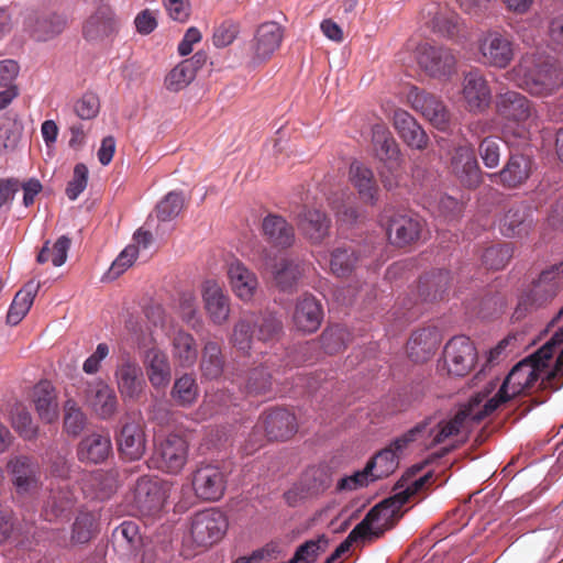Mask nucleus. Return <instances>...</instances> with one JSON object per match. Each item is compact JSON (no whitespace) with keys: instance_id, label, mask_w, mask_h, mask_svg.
<instances>
[{"instance_id":"nucleus-23","label":"nucleus","mask_w":563,"mask_h":563,"mask_svg":"<svg viewBox=\"0 0 563 563\" xmlns=\"http://www.w3.org/2000/svg\"><path fill=\"white\" fill-rule=\"evenodd\" d=\"M532 209L525 202L510 206L499 219L500 233L509 239L527 236L533 229Z\"/></svg>"},{"instance_id":"nucleus-38","label":"nucleus","mask_w":563,"mask_h":563,"mask_svg":"<svg viewBox=\"0 0 563 563\" xmlns=\"http://www.w3.org/2000/svg\"><path fill=\"white\" fill-rule=\"evenodd\" d=\"M350 179L364 202L374 205L378 200V186L372 169L360 162H353Z\"/></svg>"},{"instance_id":"nucleus-53","label":"nucleus","mask_w":563,"mask_h":563,"mask_svg":"<svg viewBox=\"0 0 563 563\" xmlns=\"http://www.w3.org/2000/svg\"><path fill=\"white\" fill-rule=\"evenodd\" d=\"M49 244V241H45L43 247L36 256V262L38 264H44L51 261L54 266H62L67 260V253L71 244L70 239L66 235H62L57 239L52 247Z\"/></svg>"},{"instance_id":"nucleus-33","label":"nucleus","mask_w":563,"mask_h":563,"mask_svg":"<svg viewBox=\"0 0 563 563\" xmlns=\"http://www.w3.org/2000/svg\"><path fill=\"white\" fill-rule=\"evenodd\" d=\"M118 446L123 459L140 460L146 450V439L142 426L137 422H126L118 437Z\"/></svg>"},{"instance_id":"nucleus-51","label":"nucleus","mask_w":563,"mask_h":563,"mask_svg":"<svg viewBox=\"0 0 563 563\" xmlns=\"http://www.w3.org/2000/svg\"><path fill=\"white\" fill-rule=\"evenodd\" d=\"M319 340L324 353L333 355L346 347L351 334L345 327L335 324L325 328Z\"/></svg>"},{"instance_id":"nucleus-27","label":"nucleus","mask_w":563,"mask_h":563,"mask_svg":"<svg viewBox=\"0 0 563 563\" xmlns=\"http://www.w3.org/2000/svg\"><path fill=\"white\" fill-rule=\"evenodd\" d=\"M462 93L468 110L472 112H483L490 103V88L478 69L465 74Z\"/></svg>"},{"instance_id":"nucleus-43","label":"nucleus","mask_w":563,"mask_h":563,"mask_svg":"<svg viewBox=\"0 0 563 563\" xmlns=\"http://www.w3.org/2000/svg\"><path fill=\"white\" fill-rule=\"evenodd\" d=\"M252 319L255 338L264 343L274 342L283 333V323L276 314L272 312L249 313Z\"/></svg>"},{"instance_id":"nucleus-49","label":"nucleus","mask_w":563,"mask_h":563,"mask_svg":"<svg viewBox=\"0 0 563 563\" xmlns=\"http://www.w3.org/2000/svg\"><path fill=\"white\" fill-rule=\"evenodd\" d=\"M361 262L360 255L352 247H336L331 253L330 269L338 277H347Z\"/></svg>"},{"instance_id":"nucleus-34","label":"nucleus","mask_w":563,"mask_h":563,"mask_svg":"<svg viewBox=\"0 0 563 563\" xmlns=\"http://www.w3.org/2000/svg\"><path fill=\"white\" fill-rule=\"evenodd\" d=\"M440 336L437 329L422 328L410 335L407 343L408 356L416 363L428 361L437 351Z\"/></svg>"},{"instance_id":"nucleus-17","label":"nucleus","mask_w":563,"mask_h":563,"mask_svg":"<svg viewBox=\"0 0 563 563\" xmlns=\"http://www.w3.org/2000/svg\"><path fill=\"white\" fill-rule=\"evenodd\" d=\"M227 487V473L218 465L205 464L192 474V488L198 498L207 501L219 500Z\"/></svg>"},{"instance_id":"nucleus-39","label":"nucleus","mask_w":563,"mask_h":563,"mask_svg":"<svg viewBox=\"0 0 563 563\" xmlns=\"http://www.w3.org/2000/svg\"><path fill=\"white\" fill-rule=\"evenodd\" d=\"M406 448H397L395 440L385 449L379 451L367 464L371 472V481L388 477L399 464V454Z\"/></svg>"},{"instance_id":"nucleus-35","label":"nucleus","mask_w":563,"mask_h":563,"mask_svg":"<svg viewBox=\"0 0 563 563\" xmlns=\"http://www.w3.org/2000/svg\"><path fill=\"white\" fill-rule=\"evenodd\" d=\"M262 229L267 242L276 247L287 249L295 242V230L282 216H266L263 219Z\"/></svg>"},{"instance_id":"nucleus-59","label":"nucleus","mask_w":563,"mask_h":563,"mask_svg":"<svg viewBox=\"0 0 563 563\" xmlns=\"http://www.w3.org/2000/svg\"><path fill=\"white\" fill-rule=\"evenodd\" d=\"M328 547L329 541L325 536L309 540L297 549L289 563H313L321 553L327 551Z\"/></svg>"},{"instance_id":"nucleus-8","label":"nucleus","mask_w":563,"mask_h":563,"mask_svg":"<svg viewBox=\"0 0 563 563\" xmlns=\"http://www.w3.org/2000/svg\"><path fill=\"white\" fill-rule=\"evenodd\" d=\"M5 467L19 497H31L38 493L42 487V470L34 456L13 455L8 460Z\"/></svg>"},{"instance_id":"nucleus-11","label":"nucleus","mask_w":563,"mask_h":563,"mask_svg":"<svg viewBox=\"0 0 563 563\" xmlns=\"http://www.w3.org/2000/svg\"><path fill=\"white\" fill-rule=\"evenodd\" d=\"M187 441L177 434H169L155 444L151 456L153 467L169 474H178L187 463Z\"/></svg>"},{"instance_id":"nucleus-20","label":"nucleus","mask_w":563,"mask_h":563,"mask_svg":"<svg viewBox=\"0 0 563 563\" xmlns=\"http://www.w3.org/2000/svg\"><path fill=\"white\" fill-rule=\"evenodd\" d=\"M118 21L112 8L101 4L82 24V36L86 41L100 44L118 33Z\"/></svg>"},{"instance_id":"nucleus-63","label":"nucleus","mask_w":563,"mask_h":563,"mask_svg":"<svg viewBox=\"0 0 563 563\" xmlns=\"http://www.w3.org/2000/svg\"><path fill=\"white\" fill-rule=\"evenodd\" d=\"M100 111V100L95 92H86L74 103V112L81 120H92Z\"/></svg>"},{"instance_id":"nucleus-10","label":"nucleus","mask_w":563,"mask_h":563,"mask_svg":"<svg viewBox=\"0 0 563 563\" xmlns=\"http://www.w3.org/2000/svg\"><path fill=\"white\" fill-rule=\"evenodd\" d=\"M63 13L48 9L32 10L23 20V30L35 42H48L59 36L67 27Z\"/></svg>"},{"instance_id":"nucleus-18","label":"nucleus","mask_w":563,"mask_h":563,"mask_svg":"<svg viewBox=\"0 0 563 563\" xmlns=\"http://www.w3.org/2000/svg\"><path fill=\"white\" fill-rule=\"evenodd\" d=\"M297 430L296 416L284 408H274L263 412L255 424V431H263L271 441L288 440Z\"/></svg>"},{"instance_id":"nucleus-24","label":"nucleus","mask_w":563,"mask_h":563,"mask_svg":"<svg viewBox=\"0 0 563 563\" xmlns=\"http://www.w3.org/2000/svg\"><path fill=\"white\" fill-rule=\"evenodd\" d=\"M143 367L152 387L156 390L165 389L172 380V365L165 351L157 346L144 351Z\"/></svg>"},{"instance_id":"nucleus-40","label":"nucleus","mask_w":563,"mask_h":563,"mask_svg":"<svg viewBox=\"0 0 563 563\" xmlns=\"http://www.w3.org/2000/svg\"><path fill=\"white\" fill-rule=\"evenodd\" d=\"M238 384L246 396H266L272 393L273 377L265 366L260 365L249 369Z\"/></svg>"},{"instance_id":"nucleus-12","label":"nucleus","mask_w":563,"mask_h":563,"mask_svg":"<svg viewBox=\"0 0 563 563\" xmlns=\"http://www.w3.org/2000/svg\"><path fill=\"white\" fill-rule=\"evenodd\" d=\"M227 529L225 516L219 510L207 509L192 517L190 536L198 547H210L222 539Z\"/></svg>"},{"instance_id":"nucleus-41","label":"nucleus","mask_w":563,"mask_h":563,"mask_svg":"<svg viewBox=\"0 0 563 563\" xmlns=\"http://www.w3.org/2000/svg\"><path fill=\"white\" fill-rule=\"evenodd\" d=\"M373 145L376 156L389 164L390 169L399 165V148L390 131L384 125L373 128Z\"/></svg>"},{"instance_id":"nucleus-42","label":"nucleus","mask_w":563,"mask_h":563,"mask_svg":"<svg viewBox=\"0 0 563 563\" xmlns=\"http://www.w3.org/2000/svg\"><path fill=\"white\" fill-rule=\"evenodd\" d=\"M225 360L221 345L212 340L203 343L201 351L200 371L202 377L217 379L223 374Z\"/></svg>"},{"instance_id":"nucleus-48","label":"nucleus","mask_w":563,"mask_h":563,"mask_svg":"<svg viewBox=\"0 0 563 563\" xmlns=\"http://www.w3.org/2000/svg\"><path fill=\"white\" fill-rule=\"evenodd\" d=\"M303 273V263L290 258H283L274 271V279L283 291H291Z\"/></svg>"},{"instance_id":"nucleus-9","label":"nucleus","mask_w":563,"mask_h":563,"mask_svg":"<svg viewBox=\"0 0 563 563\" xmlns=\"http://www.w3.org/2000/svg\"><path fill=\"white\" fill-rule=\"evenodd\" d=\"M168 496V487L162 479L141 476L132 490L131 507L142 516H152L161 511Z\"/></svg>"},{"instance_id":"nucleus-26","label":"nucleus","mask_w":563,"mask_h":563,"mask_svg":"<svg viewBox=\"0 0 563 563\" xmlns=\"http://www.w3.org/2000/svg\"><path fill=\"white\" fill-rule=\"evenodd\" d=\"M86 401L92 411L103 420L112 418L119 407L114 389L101 379L95 380L88 385L86 389Z\"/></svg>"},{"instance_id":"nucleus-45","label":"nucleus","mask_w":563,"mask_h":563,"mask_svg":"<svg viewBox=\"0 0 563 563\" xmlns=\"http://www.w3.org/2000/svg\"><path fill=\"white\" fill-rule=\"evenodd\" d=\"M173 356L183 367L192 366L198 358V346L192 334L177 331L172 339Z\"/></svg>"},{"instance_id":"nucleus-28","label":"nucleus","mask_w":563,"mask_h":563,"mask_svg":"<svg viewBox=\"0 0 563 563\" xmlns=\"http://www.w3.org/2000/svg\"><path fill=\"white\" fill-rule=\"evenodd\" d=\"M202 299L209 320L216 325L224 324L230 317V298L214 280H207L202 288Z\"/></svg>"},{"instance_id":"nucleus-5","label":"nucleus","mask_w":563,"mask_h":563,"mask_svg":"<svg viewBox=\"0 0 563 563\" xmlns=\"http://www.w3.org/2000/svg\"><path fill=\"white\" fill-rule=\"evenodd\" d=\"M407 501L408 495L406 493H397L382 500L354 527V534H360L362 540L380 538L402 518L404 511L401 508Z\"/></svg>"},{"instance_id":"nucleus-46","label":"nucleus","mask_w":563,"mask_h":563,"mask_svg":"<svg viewBox=\"0 0 563 563\" xmlns=\"http://www.w3.org/2000/svg\"><path fill=\"white\" fill-rule=\"evenodd\" d=\"M113 544L124 554L133 553L142 543L139 525L132 520H125L112 532Z\"/></svg>"},{"instance_id":"nucleus-16","label":"nucleus","mask_w":563,"mask_h":563,"mask_svg":"<svg viewBox=\"0 0 563 563\" xmlns=\"http://www.w3.org/2000/svg\"><path fill=\"white\" fill-rule=\"evenodd\" d=\"M476 349L470 338L457 335L452 338L444 346L443 361L448 373L455 376H465L476 362Z\"/></svg>"},{"instance_id":"nucleus-61","label":"nucleus","mask_w":563,"mask_h":563,"mask_svg":"<svg viewBox=\"0 0 563 563\" xmlns=\"http://www.w3.org/2000/svg\"><path fill=\"white\" fill-rule=\"evenodd\" d=\"M478 154L487 168L498 166L501 156V143L498 137L487 136L478 145Z\"/></svg>"},{"instance_id":"nucleus-57","label":"nucleus","mask_w":563,"mask_h":563,"mask_svg":"<svg viewBox=\"0 0 563 563\" xmlns=\"http://www.w3.org/2000/svg\"><path fill=\"white\" fill-rule=\"evenodd\" d=\"M514 254L510 243L495 244L485 249L482 254V263L487 269H503Z\"/></svg>"},{"instance_id":"nucleus-50","label":"nucleus","mask_w":563,"mask_h":563,"mask_svg":"<svg viewBox=\"0 0 563 563\" xmlns=\"http://www.w3.org/2000/svg\"><path fill=\"white\" fill-rule=\"evenodd\" d=\"M450 272L439 269L420 278L419 290L422 295L427 292V296L432 300L442 299L450 286Z\"/></svg>"},{"instance_id":"nucleus-32","label":"nucleus","mask_w":563,"mask_h":563,"mask_svg":"<svg viewBox=\"0 0 563 563\" xmlns=\"http://www.w3.org/2000/svg\"><path fill=\"white\" fill-rule=\"evenodd\" d=\"M322 318L321 305L314 297L305 295L297 301L292 313V321L298 331L303 333L316 332L321 324Z\"/></svg>"},{"instance_id":"nucleus-1","label":"nucleus","mask_w":563,"mask_h":563,"mask_svg":"<svg viewBox=\"0 0 563 563\" xmlns=\"http://www.w3.org/2000/svg\"><path fill=\"white\" fill-rule=\"evenodd\" d=\"M496 386L497 382L492 380L470 398L478 402L474 409L482 421L515 397L531 394L536 387L542 391L559 390L563 386V327L536 353L516 364L498 391L487 399Z\"/></svg>"},{"instance_id":"nucleus-55","label":"nucleus","mask_w":563,"mask_h":563,"mask_svg":"<svg viewBox=\"0 0 563 563\" xmlns=\"http://www.w3.org/2000/svg\"><path fill=\"white\" fill-rule=\"evenodd\" d=\"M98 531V520L93 512L80 511L73 525L71 541L75 543L89 542Z\"/></svg>"},{"instance_id":"nucleus-36","label":"nucleus","mask_w":563,"mask_h":563,"mask_svg":"<svg viewBox=\"0 0 563 563\" xmlns=\"http://www.w3.org/2000/svg\"><path fill=\"white\" fill-rule=\"evenodd\" d=\"M112 450L109 435L92 433L78 444L77 456L80 462L98 464L108 459Z\"/></svg>"},{"instance_id":"nucleus-44","label":"nucleus","mask_w":563,"mask_h":563,"mask_svg":"<svg viewBox=\"0 0 563 563\" xmlns=\"http://www.w3.org/2000/svg\"><path fill=\"white\" fill-rule=\"evenodd\" d=\"M38 288V283L30 280L15 294L7 314V322L9 324L16 325L22 321L32 307Z\"/></svg>"},{"instance_id":"nucleus-37","label":"nucleus","mask_w":563,"mask_h":563,"mask_svg":"<svg viewBox=\"0 0 563 563\" xmlns=\"http://www.w3.org/2000/svg\"><path fill=\"white\" fill-rule=\"evenodd\" d=\"M33 402L41 420L51 423L58 418L57 394L53 385L42 380L33 390Z\"/></svg>"},{"instance_id":"nucleus-56","label":"nucleus","mask_w":563,"mask_h":563,"mask_svg":"<svg viewBox=\"0 0 563 563\" xmlns=\"http://www.w3.org/2000/svg\"><path fill=\"white\" fill-rule=\"evenodd\" d=\"M434 31L448 38H457L464 30V23L460 15L453 11L438 12L432 19Z\"/></svg>"},{"instance_id":"nucleus-64","label":"nucleus","mask_w":563,"mask_h":563,"mask_svg":"<svg viewBox=\"0 0 563 563\" xmlns=\"http://www.w3.org/2000/svg\"><path fill=\"white\" fill-rule=\"evenodd\" d=\"M12 427L24 440H34L37 437V427L33 424L30 412L24 408H16L13 412Z\"/></svg>"},{"instance_id":"nucleus-14","label":"nucleus","mask_w":563,"mask_h":563,"mask_svg":"<svg viewBox=\"0 0 563 563\" xmlns=\"http://www.w3.org/2000/svg\"><path fill=\"white\" fill-rule=\"evenodd\" d=\"M284 38V29L277 22L260 24L250 43V64L257 66L266 63L279 49Z\"/></svg>"},{"instance_id":"nucleus-19","label":"nucleus","mask_w":563,"mask_h":563,"mask_svg":"<svg viewBox=\"0 0 563 563\" xmlns=\"http://www.w3.org/2000/svg\"><path fill=\"white\" fill-rule=\"evenodd\" d=\"M114 378L123 401H137L144 394L146 383L142 368L132 357L122 358L114 371Z\"/></svg>"},{"instance_id":"nucleus-47","label":"nucleus","mask_w":563,"mask_h":563,"mask_svg":"<svg viewBox=\"0 0 563 563\" xmlns=\"http://www.w3.org/2000/svg\"><path fill=\"white\" fill-rule=\"evenodd\" d=\"M300 487L307 494L318 495L331 486L332 478L327 465L308 467L300 477Z\"/></svg>"},{"instance_id":"nucleus-25","label":"nucleus","mask_w":563,"mask_h":563,"mask_svg":"<svg viewBox=\"0 0 563 563\" xmlns=\"http://www.w3.org/2000/svg\"><path fill=\"white\" fill-rule=\"evenodd\" d=\"M451 169L460 183L467 188H475L481 184V169L474 148L470 145H461L454 150Z\"/></svg>"},{"instance_id":"nucleus-58","label":"nucleus","mask_w":563,"mask_h":563,"mask_svg":"<svg viewBox=\"0 0 563 563\" xmlns=\"http://www.w3.org/2000/svg\"><path fill=\"white\" fill-rule=\"evenodd\" d=\"M196 77L189 62H180L165 78V87L169 91L178 92L186 88Z\"/></svg>"},{"instance_id":"nucleus-60","label":"nucleus","mask_w":563,"mask_h":563,"mask_svg":"<svg viewBox=\"0 0 563 563\" xmlns=\"http://www.w3.org/2000/svg\"><path fill=\"white\" fill-rule=\"evenodd\" d=\"M184 208L181 192H168L156 206V217L161 221H170L176 218Z\"/></svg>"},{"instance_id":"nucleus-22","label":"nucleus","mask_w":563,"mask_h":563,"mask_svg":"<svg viewBox=\"0 0 563 563\" xmlns=\"http://www.w3.org/2000/svg\"><path fill=\"white\" fill-rule=\"evenodd\" d=\"M532 159L528 155L512 154L505 166L497 173L489 175L494 184L514 189L523 185L530 177Z\"/></svg>"},{"instance_id":"nucleus-21","label":"nucleus","mask_w":563,"mask_h":563,"mask_svg":"<svg viewBox=\"0 0 563 563\" xmlns=\"http://www.w3.org/2000/svg\"><path fill=\"white\" fill-rule=\"evenodd\" d=\"M423 228L424 222L419 216L395 212L387 222V236L391 244L406 246L420 239Z\"/></svg>"},{"instance_id":"nucleus-3","label":"nucleus","mask_w":563,"mask_h":563,"mask_svg":"<svg viewBox=\"0 0 563 563\" xmlns=\"http://www.w3.org/2000/svg\"><path fill=\"white\" fill-rule=\"evenodd\" d=\"M507 75L519 88L534 96H549L563 87V69L537 54L522 55Z\"/></svg>"},{"instance_id":"nucleus-54","label":"nucleus","mask_w":563,"mask_h":563,"mask_svg":"<svg viewBox=\"0 0 563 563\" xmlns=\"http://www.w3.org/2000/svg\"><path fill=\"white\" fill-rule=\"evenodd\" d=\"M170 394L177 405L191 406L198 397V385L195 377L190 374H184L177 378Z\"/></svg>"},{"instance_id":"nucleus-62","label":"nucleus","mask_w":563,"mask_h":563,"mask_svg":"<svg viewBox=\"0 0 563 563\" xmlns=\"http://www.w3.org/2000/svg\"><path fill=\"white\" fill-rule=\"evenodd\" d=\"M240 33L239 23L233 20H224L214 27L212 43L218 48L231 45Z\"/></svg>"},{"instance_id":"nucleus-15","label":"nucleus","mask_w":563,"mask_h":563,"mask_svg":"<svg viewBox=\"0 0 563 563\" xmlns=\"http://www.w3.org/2000/svg\"><path fill=\"white\" fill-rule=\"evenodd\" d=\"M411 108L421 113L434 128L445 131L450 125V111L437 96L412 87L407 95Z\"/></svg>"},{"instance_id":"nucleus-2","label":"nucleus","mask_w":563,"mask_h":563,"mask_svg":"<svg viewBox=\"0 0 563 563\" xmlns=\"http://www.w3.org/2000/svg\"><path fill=\"white\" fill-rule=\"evenodd\" d=\"M476 399L460 407L451 419H439L435 415L426 417L407 432L395 439L397 448H406L410 443H419L422 448L432 449L452 437L467 432L474 424L482 421L479 413L474 409Z\"/></svg>"},{"instance_id":"nucleus-4","label":"nucleus","mask_w":563,"mask_h":563,"mask_svg":"<svg viewBox=\"0 0 563 563\" xmlns=\"http://www.w3.org/2000/svg\"><path fill=\"white\" fill-rule=\"evenodd\" d=\"M495 112L503 123L505 135L520 139L528 136L530 120L536 110L526 96L515 90L498 92L495 97Z\"/></svg>"},{"instance_id":"nucleus-29","label":"nucleus","mask_w":563,"mask_h":563,"mask_svg":"<svg viewBox=\"0 0 563 563\" xmlns=\"http://www.w3.org/2000/svg\"><path fill=\"white\" fill-rule=\"evenodd\" d=\"M296 220L300 232L313 244L322 243L329 235L331 220L320 209L305 207Z\"/></svg>"},{"instance_id":"nucleus-6","label":"nucleus","mask_w":563,"mask_h":563,"mask_svg":"<svg viewBox=\"0 0 563 563\" xmlns=\"http://www.w3.org/2000/svg\"><path fill=\"white\" fill-rule=\"evenodd\" d=\"M479 62L505 69L516 56L514 36L505 30H488L478 38Z\"/></svg>"},{"instance_id":"nucleus-31","label":"nucleus","mask_w":563,"mask_h":563,"mask_svg":"<svg viewBox=\"0 0 563 563\" xmlns=\"http://www.w3.org/2000/svg\"><path fill=\"white\" fill-rule=\"evenodd\" d=\"M227 274L233 294L244 302L251 301L258 288L255 273L239 260H234L228 264Z\"/></svg>"},{"instance_id":"nucleus-52","label":"nucleus","mask_w":563,"mask_h":563,"mask_svg":"<svg viewBox=\"0 0 563 563\" xmlns=\"http://www.w3.org/2000/svg\"><path fill=\"white\" fill-rule=\"evenodd\" d=\"M254 329L249 313L241 317L233 325L230 343L238 351L247 354L252 349Z\"/></svg>"},{"instance_id":"nucleus-7","label":"nucleus","mask_w":563,"mask_h":563,"mask_svg":"<svg viewBox=\"0 0 563 563\" xmlns=\"http://www.w3.org/2000/svg\"><path fill=\"white\" fill-rule=\"evenodd\" d=\"M563 264L543 269L531 285L529 292L519 299L516 314L519 318L529 307H541L552 301L563 288Z\"/></svg>"},{"instance_id":"nucleus-30","label":"nucleus","mask_w":563,"mask_h":563,"mask_svg":"<svg viewBox=\"0 0 563 563\" xmlns=\"http://www.w3.org/2000/svg\"><path fill=\"white\" fill-rule=\"evenodd\" d=\"M74 505L75 496L68 484L52 485L42 509V517L49 522L67 518Z\"/></svg>"},{"instance_id":"nucleus-13","label":"nucleus","mask_w":563,"mask_h":563,"mask_svg":"<svg viewBox=\"0 0 563 563\" xmlns=\"http://www.w3.org/2000/svg\"><path fill=\"white\" fill-rule=\"evenodd\" d=\"M416 59L431 77L449 78L455 73L456 57L450 48L423 43L417 47Z\"/></svg>"}]
</instances>
